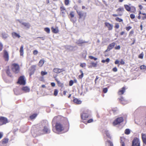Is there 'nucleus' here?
Instances as JSON below:
<instances>
[{
    "label": "nucleus",
    "mask_w": 146,
    "mask_h": 146,
    "mask_svg": "<svg viewBox=\"0 0 146 146\" xmlns=\"http://www.w3.org/2000/svg\"><path fill=\"white\" fill-rule=\"evenodd\" d=\"M64 128L62 124L59 123H56L55 126V129H53V131L58 134H60Z\"/></svg>",
    "instance_id": "1"
},
{
    "label": "nucleus",
    "mask_w": 146,
    "mask_h": 146,
    "mask_svg": "<svg viewBox=\"0 0 146 146\" xmlns=\"http://www.w3.org/2000/svg\"><path fill=\"white\" fill-rule=\"evenodd\" d=\"M11 68L12 71L15 74L18 73L20 71L19 66L17 64H12L11 66Z\"/></svg>",
    "instance_id": "2"
},
{
    "label": "nucleus",
    "mask_w": 146,
    "mask_h": 146,
    "mask_svg": "<svg viewBox=\"0 0 146 146\" xmlns=\"http://www.w3.org/2000/svg\"><path fill=\"white\" fill-rule=\"evenodd\" d=\"M17 83L21 85H25L26 84V80L24 76H21L19 78Z\"/></svg>",
    "instance_id": "3"
},
{
    "label": "nucleus",
    "mask_w": 146,
    "mask_h": 146,
    "mask_svg": "<svg viewBox=\"0 0 146 146\" xmlns=\"http://www.w3.org/2000/svg\"><path fill=\"white\" fill-rule=\"evenodd\" d=\"M140 142L139 139L135 138L132 141V146H140Z\"/></svg>",
    "instance_id": "4"
},
{
    "label": "nucleus",
    "mask_w": 146,
    "mask_h": 146,
    "mask_svg": "<svg viewBox=\"0 0 146 146\" xmlns=\"http://www.w3.org/2000/svg\"><path fill=\"white\" fill-rule=\"evenodd\" d=\"M123 117H120L117 118L113 122V124L114 125H117L121 122H123Z\"/></svg>",
    "instance_id": "5"
},
{
    "label": "nucleus",
    "mask_w": 146,
    "mask_h": 146,
    "mask_svg": "<svg viewBox=\"0 0 146 146\" xmlns=\"http://www.w3.org/2000/svg\"><path fill=\"white\" fill-rule=\"evenodd\" d=\"M8 122V121L7 118L3 117L0 118V125L5 124Z\"/></svg>",
    "instance_id": "6"
},
{
    "label": "nucleus",
    "mask_w": 146,
    "mask_h": 146,
    "mask_svg": "<svg viewBox=\"0 0 146 146\" xmlns=\"http://www.w3.org/2000/svg\"><path fill=\"white\" fill-rule=\"evenodd\" d=\"M104 25L105 26L108 28V30L111 31L113 29V25L112 24L108 22H106L104 23Z\"/></svg>",
    "instance_id": "7"
},
{
    "label": "nucleus",
    "mask_w": 146,
    "mask_h": 146,
    "mask_svg": "<svg viewBox=\"0 0 146 146\" xmlns=\"http://www.w3.org/2000/svg\"><path fill=\"white\" fill-rule=\"evenodd\" d=\"M18 21L20 23L23 25L26 29H29L30 28L31 25L29 23L23 22L22 21L19 20Z\"/></svg>",
    "instance_id": "8"
},
{
    "label": "nucleus",
    "mask_w": 146,
    "mask_h": 146,
    "mask_svg": "<svg viewBox=\"0 0 146 146\" xmlns=\"http://www.w3.org/2000/svg\"><path fill=\"white\" fill-rule=\"evenodd\" d=\"M3 57L6 61H8L9 60V54L6 50H4V51Z\"/></svg>",
    "instance_id": "9"
},
{
    "label": "nucleus",
    "mask_w": 146,
    "mask_h": 146,
    "mask_svg": "<svg viewBox=\"0 0 146 146\" xmlns=\"http://www.w3.org/2000/svg\"><path fill=\"white\" fill-rule=\"evenodd\" d=\"M64 71V70L63 68L60 69L57 68H54L53 70V71L54 72L57 74L60 73Z\"/></svg>",
    "instance_id": "10"
},
{
    "label": "nucleus",
    "mask_w": 146,
    "mask_h": 146,
    "mask_svg": "<svg viewBox=\"0 0 146 146\" xmlns=\"http://www.w3.org/2000/svg\"><path fill=\"white\" fill-rule=\"evenodd\" d=\"M42 131L44 133H48L50 132V129L46 126H44L42 129Z\"/></svg>",
    "instance_id": "11"
},
{
    "label": "nucleus",
    "mask_w": 146,
    "mask_h": 146,
    "mask_svg": "<svg viewBox=\"0 0 146 146\" xmlns=\"http://www.w3.org/2000/svg\"><path fill=\"white\" fill-rule=\"evenodd\" d=\"M61 14L63 16H64L65 15L66 10L64 7L63 6H61Z\"/></svg>",
    "instance_id": "12"
},
{
    "label": "nucleus",
    "mask_w": 146,
    "mask_h": 146,
    "mask_svg": "<svg viewBox=\"0 0 146 146\" xmlns=\"http://www.w3.org/2000/svg\"><path fill=\"white\" fill-rule=\"evenodd\" d=\"M115 43L113 42L110 44L108 47L107 49L106 50V51H109L111 49L115 46Z\"/></svg>",
    "instance_id": "13"
},
{
    "label": "nucleus",
    "mask_w": 146,
    "mask_h": 146,
    "mask_svg": "<svg viewBox=\"0 0 146 146\" xmlns=\"http://www.w3.org/2000/svg\"><path fill=\"white\" fill-rule=\"evenodd\" d=\"M21 90L25 93L28 92L30 91V88L27 86L23 87L22 88Z\"/></svg>",
    "instance_id": "14"
},
{
    "label": "nucleus",
    "mask_w": 146,
    "mask_h": 146,
    "mask_svg": "<svg viewBox=\"0 0 146 146\" xmlns=\"http://www.w3.org/2000/svg\"><path fill=\"white\" fill-rule=\"evenodd\" d=\"M88 117V115L87 113H84L81 114V117L83 119H86Z\"/></svg>",
    "instance_id": "15"
},
{
    "label": "nucleus",
    "mask_w": 146,
    "mask_h": 146,
    "mask_svg": "<svg viewBox=\"0 0 146 146\" xmlns=\"http://www.w3.org/2000/svg\"><path fill=\"white\" fill-rule=\"evenodd\" d=\"M55 80L57 82L58 85L60 87L62 88L64 87V85L63 83L59 81L58 80L57 78H55Z\"/></svg>",
    "instance_id": "16"
},
{
    "label": "nucleus",
    "mask_w": 146,
    "mask_h": 146,
    "mask_svg": "<svg viewBox=\"0 0 146 146\" xmlns=\"http://www.w3.org/2000/svg\"><path fill=\"white\" fill-rule=\"evenodd\" d=\"M125 91V89L124 87H123L121 90H120L118 92V94L119 95H121L123 94Z\"/></svg>",
    "instance_id": "17"
},
{
    "label": "nucleus",
    "mask_w": 146,
    "mask_h": 146,
    "mask_svg": "<svg viewBox=\"0 0 146 146\" xmlns=\"http://www.w3.org/2000/svg\"><path fill=\"white\" fill-rule=\"evenodd\" d=\"M85 42L81 39H79L76 42V43L79 46H81L82 44Z\"/></svg>",
    "instance_id": "18"
},
{
    "label": "nucleus",
    "mask_w": 146,
    "mask_h": 146,
    "mask_svg": "<svg viewBox=\"0 0 146 146\" xmlns=\"http://www.w3.org/2000/svg\"><path fill=\"white\" fill-rule=\"evenodd\" d=\"M142 138L143 143L146 144V134L142 133Z\"/></svg>",
    "instance_id": "19"
},
{
    "label": "nucleus",
    "mask_w": 146,
    "mask_h": 146,
    "mask_svg": "<svg viewBox=\"0 0 146 146\" xmlns=\"http://www.w3.org/2000/svg\"><path fill=\"white\" fill-rule=\"evenodd\" d=\"M106 146H113L112 142L110 140H107L106 143Z\"/></svg>",
    "instance_id": "20"
},
{
    "label": "nucleus",
    "mask_w": 146,
    "mask_h": 146,
    "mask_svg": "<svg viewBox=\"0 0 146 146\" xmlns=\"http://www.w3.org/2000/svg\"><path fill=\"white\" fill-rule=\"evenodd\" d=\"M12 35L13 37L14 38H15L16 37L19 38L21 37L20 36L19 34L15 32L13 33H12Z\"/></svg>",
    "instance_id": "21"
},
{
    "label": "nucleus",
    "mask_w": 146,
    "mask_h": 146,
    "mask_svg": "<svg viewBox=\"0 0 146 146\" xmlns=\"http://www.w3.org/2000/svg\"><path fill=\"white\" fill-rule=\"evenodd\" d=\"M73 101L75 103L77 104H80L82 103V101L80 100L77 98L74 99Z\"/></svg>",
    "instance_id": "22"
},
{
    "label": "nucleus",
    "mask_w": 146,
    "mask_h": 146,
    "mask_svg": "<svg viewBox=\"0 0 146 146\" xmlns=\"http://www.w3.org/2000/svg\"><path fill=\"white\" fill-rule=\"evenodd\" d=\"M23 48V46L22 45L21 46L20 49V52L21 56H23V55L24 52Z\"/></svg>",
    "instance_id": "23"
},
{
    "label": "nucleus",
    "mask_w": 146,
    "mask_h": 146,
    "mask_svg": "<svg viewBox=\"0 0 146 146\" xmlns=\"http://www.w3.org/2000/svg\"><path fill=\"white\" fill-rule=\"evenodd\" d=\"M51 30L52 32L54 33H56L58 32V28H54L53 27H52Z\"/></svg>",
    "instance_id": "24"
},
{
    "label": "nucleus",
    "mask_w": 146,
    "mask_h": 146,
    "mask_svg": "<svg viewBox=\"0 0 146 146\" xmlns=\"http://www.w3.org/2000/svg\"><path fill=\"white\" fill-rule=\"evenodd\" d=\"M44 60L43 59L41 60L40 61L38 64V66H39L40 67L42 66L44 64Z\"/></svg>",
    "instance_id": "25"
},
{
    "label": "nucleus",
    "mask_w": 146,
    "mask_h": 146,
    "mask_svg": "<svg viewBox=\"0 0 146 146\" xmlns=\"http://www.w3.org/2000/svg\"><path fill=\"white\" fill-rule=\"evenodd\" d=\"M77 12L78 15L80 16V18L83 16L84 13L82 11H77Z\"/></svg>",
    "instance_id": "26"
},
{
    "label": "nucleus",
    "mask_w": 146,
    "mask_h": 146,
    "mask_svg": "<svg viewBox=\"0 0 146 146\" xmlns=\"http://www.w3.org/2000/svg\"><path fill=\"white\" fill-rule=\"evenodd\" d=\"M97 62L94 63V62H91L90 63L91 66H89V67L92 68V67H96L97 66Z\"/></svg>",
    "instance_id": "27"
},
{
    "label": "nucleus",
    "mask_w": 146,
    "mask_h": 146,
    "mask_svg": "<svg viewBox=\"0 0 146 146\" xmlns=\"http://www.w3.org/2000/svg\"><path fill=\"white\" fill-rule=\"evenodd\" d=\"M2 37L4 39H6L9 36L8 35L5 33H2Z\"/></svg>",
    "instance_id": "28"
},
{
    "label": "nucleus",
    "mask_w": 146,
    "mask_h": 146,
    "mask_svg": "<svg viewBox=\"0 0 146 146\" xmlns=\"http://www.w3.org/2000/svg\"><path fill=\"white\" fill-rule=\"evenodd\" d=\"M124 7L127 11H130L131 8L129 6L127 5H124Z\"/></svg>",
    "instance_id": "29"
},
{
    "label": "nucleus",
    "mask_w": 146,
    "mask_h": 146,
    "mask_svg": "<svg viewBox=\"0 0 146 146\" xmlns=\"http://www.w3.org/2000/svg\"><path fill=\"white\" fill-rule=\"evenodd\" d=\"M105 133L106 136L109 138H111V136H110V135L109 133V132L108 131H105Z\"/></svg>",
    "instance_id": "30"
},
{
    "label": "nucleus",
    "mask_w": 146,
    "mask_h": 146,
    "mask_svg": "<svg viewBox=\"0 0 146 146\" xmlns=\"http://www.w3.org/2000/svg\"><path fill=\"white\" fill-rule=\"evenodd\" d=\"M69 18H73L74 16V13L73 11H71L70 14Z\"/></svg>",
    "instance_id": "31"
},
{
    "label": "nucleus",
    "mask_w": 146,
    "mask_h": 146,
    "mask_svg": "<svg viewBox=\"0 0 146 146\" xmlns=\"http://www.w3.org/2000/svg\"><path fill=\"white\" fill-rule=\"evenodd\" d=\"M6 73H7V75L8 76H10V77L12 76V74H11V73L10 72L9 68L6 71Z\"/></svg>",
    "instance_id": "32"
},
{
    "label": "nucleus",
    "mask_w": 146,
    "mask_h": 146,
    "mask_svg": "<svg viewBox=\"0 0 146 146\" xmlns=\"http://www.w3.org/2000/svg\"><path fill=\"white\" fill-rule=\"evenodd\" d=\"M14 91L15 94L16 95H19L20 94V93L19 92V90L17 88L15 89L14 90Z\"/></svg>",
    "instance_id": "33"
},
{
    "label": "nucleus",
    "mask_w": 146,
    "mask_h": 146,
    "mask_svg": "<svg viewBox=\"0 0 146 146\" xmlns=\"http://www.w3.org/2000/svg\"><path fill=\"white\" fill-rule=\"evenodd\" d=\"M121 101H122L121 102V103L122 104L124 105V104H126L127 103V102L126 101H124V99H123V98H121Z\"/></svg>",
    "instance_id": "34"
},
{
    "label": "nucleus",
    "mask_w": 146,
    "mask_h": 146,
    "mask_svg": "<svg viewBox=\"0 0 146 146\" xmlns=\"http://www.w3.org/2000/svg\"><path fill=\"white\" fill-rule=\"evenodd\" d=\"M124 10V8L123 7L119 8L116 11L118 12L119 11H120L121 12H123Z\"/></svg>",
    "instance_id": "35"
},
{
    "label": "nucleus",
    "mask_w": 146,
    "mask_h": 146,
    "mask_svg": "<svg viewBox=\"0 0 146 146\" xmlns=\"http://www.w3.org/2000/svg\"><path fill=\"white\" fill-rule=\"evenodd\" d=\"M125 133L126 134L128 135L130 133V131L129 129H126L125 130Z\"/></svg>",
    "instance_id": "36"
},
{
    "label": "nucleus",
    "mask_w": 146,
    "mask_h": 146,
    "mask_svg": "<svg viewBox=\"0 0 146 146\" xmlns=\"http://www.w3.org/2000/svg\"><path fill=\"white\" fill-rule=\"evenodd\" d=\"M36 116H37V114H33V115H32L30 116V119H34L36 117Z\"/></svg>",
    "instance_id": "37"
},
{
    "label": "nucleus",
    "mask_w": 146,
    "mask_h": 146,
    "mask_svg": "<svg viewBox=\"0 0 146 146\" xmlns=\"http://www.w3.org/2000/svg\"><path fill=\"white\" fill-rule=\"evenodd\" d=\"M44 31L47 33H49L50 32V29L48 27L45 28H44Z\"/></svg>",
    "instance_id": "38"
},
{
    "label": "nucleus",
    "mask_w": 146,
    "mask_h": 146,
    "mask_svg": "<svg viewBox=\"0 0 146 146\" xmlns=\"http://www.w3.org/2000/svg\"><path fill=\"white\" fill-rule=\"evenodd\" d=\"M115 20L118 22H122L123 20L122 19H120L119 17H116L115 19Z\"/></svg>",
    "instance_id": "39"
},
{
    "label": "nucleus",
    "mask_w": 146,
    "mask_h": 146,
    "mask_svg": "<svg viewBox=\"0 0 146 146\" xmlns=\"http://www.w3.org/2000/svg\"><path fill=\"white\" fill-rule=\"evenodd\" d=\"M80 72L81 73V74L79 76V78L81 79L83 78V75H84V74H83V73L82 70H80Z\"/></svg>",
    "instance_id": "40"
},
{
    "label": "nucleus",
    "mask_w": 146,
    "mask_h": 146,
    "mask_svg": "<svg viewBox=\"0 0 146 146\" xmlns=\"http://www.w3.org/2000/svg\"><path fill=\"white\" fill-rule=\"evenodd\" d=\"M140 68L141 70H146V66L145 65H142L140 66Z\"/></svg>",
    "instance_id": "41"
},
{
    "label": "nucleus",
    "mask_w": 146,
    "mask_h": 146,
    "mask_svg": "<svg viewBox=\"0 0 146 146\" xmlns=\"http://www.w3.org/2000/svg\"><path fill=\"white\" fill-rule=\"evenodd\" d=\"M8 141V139H4L3 141V144H5L7 143Z\"/></svg>",
    "instance_id": "42"
},
{
    "label": "nucleus",
    "mask_w": 146,
    "mask_h": 146,
    "mask_svg": "<svg viewBox=\"0 0 146 146\" xmlns=\"http://www.w3.org/2000/svg\"><path fill=\"white\" fill-rule=\"evenodd\" d=\"M89 58L91 59H94L95 60H96L97 59V58L94 57L92 56H89Z\"/></svg>",
    "instance_id": "43"
},
{
    "label": "nucleus",
    "mask_w": 146,
    "mask_h": 146,
    "mask_svg": "<svg viewBox=\"0 0 146 146\" xmlns=\"http://www.w3.org/2000/svg\"><path fill=\"white\" fill-rule=\"evenodd\" d=\"M58 92V90L57 89H56L54 90V94L55 96H56L57 95Z\"/></svg>",
    "instance_id": "44"
},
{
    "label": "nucleus",
    "mask_w": 146,
    "mask_h": 146,
    "mask_svg": "<svg viewBox=\"0 0 146 146\" xmlns=\"http://www.w3.org/2000/svg\"><path fill=\"white\" fill-rule=\"evenodd\" d=\"M47 74V72L45 71H42L41 72V74L42 76H44Z\"/></svg>",
    "instance_id": "45"
},
{
    "label": "nucleus",
    "mask_w": 146,
    "mask_h": 146,
    "mask_svg": "<svg viewBox=\"0 0 146 146\" xmlns=\"http://www.w3.org/2000/svg\"><path fill=\"white\" fill-rule=\"evenodd\" d=\"M67 48L70 50H73V47L70 46H68L67 47Z\"/></svg>",
    "instance_id": "46"
},
{
    "label": "nucleus",
    "mask_w": 146,
    "mask_h": 146,
    "mask_svg": "<svg viewBox=\"0 0 146 146\" xmlns=\"http://www.w3.org/2000/svg\"><path fill=\"white\" fill-rule=\"evenodd\" d=\"M142 14L143 15H145V16L142 17V19L143 20H145L146 19V13H142Z\"/></svg>",
    "instance_id": "47"
},
{
    "label": "nucleus",
    "mask_w": 146,
    "mask_h": 146,
    "mask_svg": "<svg viewBox=\"0 0 146 146\" xmlns=\"http://www.w3.org/2000/svg\"><path fill=\"white\" fill-rule=\"evenodd\" d=\"M143 53H142L139 55L138 57L139 58L142 59L143 58Z\"/></svg>",
    "instance_id": "48"
},
{
    "label": "nucleus",
    "mask_w": 146,
    "mask_h": 146,
    "mask_svg": "<svg viewBox=\"0 0 146 146\" xmlns=\"http://www.w3.org/2000/svg\"><path fill=\"white\" fill-rule=\"evenodd\" d=\"M59 117V116H58L55 117L53 119L52 122H55V121H56V119L58 118V117Z\"/></svg>",
    "instance_id": "49"
},
{
    "label": "nucleus",
    "mask_w": 146,
    "mask_h": 146,
    "mask_svg": "<svg viewBox=\"0 0 146 146\" xmlns=\"http://www.w3.org/2000/svg\"><path fill=\"white\" fill-rule=\"evenodd\" d=\"M74 83V81L72 80H71L69 82V85L70 86H72Z\"/></svg>",
    "instance_id": "50"
},
{
    "label": "nucleus",
    "mask_w": 146,
    "mask_h": 146,
    "mask_svg": "<svg viewBox=\"0 0 146 146\" xmlns=\"http://www.w3.org/2000/svg\"><path fill=\"white\" fill-rule=\"evenodd\" d=\"M122 14L121 13H119L118 14H113L112 15L114 17H117L119 15L121 16Z\"/></svg>",
    "instance_id": "51"
},
{
    "label": "nucleus",
    "mask_w": 146,
    "mask_h": 146,
    "mask_svg": "<svg viewBox=\"0 0 146 146\" xmlns=\"http://www.w3.org/2000/svg\"><path fill=\"white\" fill-rule=\"evenodd\" d=\"M69 2V0H65V4L66 5H68Z\"/></svg>",
    "instance_id": "52"
},
{
    "label": "nucleus",
    "mask_w": 146,
    "mask_h": 146,
    "mask_svg": "<svg viewBox=\"0 0 146 146\" xmlns=\"http://www.w3.org/2000/svg\"><path fill=\"white\" fill-rule=\"evenodd\" d=\"M86 64L85 63H81L80 64V66L82 67H85L86 66Z\"/></svg>",
    "instance_id": "53"
},
{
    "label": "nucleus",
    "mask_w": 146,
    "mask_h": 146,
    "mask_svg": "<svg viewBox=\"0 0 146 146\" xmlns=\"http://www.w3.org/2000/svg\"><path fill=\"white\" fill-rule=\"evenodd\" d=\"M135 15L133 14H131L130 15V17L132 19H133L135 18Z\"/></svg>",
    "instance_id": "54"
},
{
    "label": "nucleus",
    "mask_w": 146,
    "mask_h": 146,
    "mask_svg": "<svg viewBox=\"0 0 146 146\" xmlns=\"http://www.w3.org/2000/svg\"><path fill=\"white\" fill-rule=\"evenodd\" d=\"M131 28H132V27L131 26L127 27H126V29L127 31H129L130 29H131Z\"/></svg>",
    "instance_id": "55"
},
{
    "label": "nucleus",
    "mask_w": 146,
    "mask_h": 146,
    "mask_svg": "<svg viewBox=\"0 0 146 146\" xmlns=\"http://www.w3.org/2000/svg\"><path fill=\"white\" fill-rule=\"evenodd\" d=\"M103 91L105 93H106L108 91V89L107 88H104Z\"/></svg>",
    "instance_id": "56"
},
{
    "label": "nucleus",
    "mask_w": 146,
    "mask_h": 146,
    "mask_svg": "<svg viewBox=\"0 0 146 146\" xmlns=\"http://www.w3.org/2000/svg\"><path fill=\"white\" fill-rule=\"evenodd\" d=\"M120 63L121 64H125V62L123 60L121 59L120 61Z\"/></svg>",
    "instance_id": "57"
},
{
    "label": "nucleus",
    "mask_w": 146,
    "mask_h": 146,
    "mask_svg": "<svg viewBox=\"0 0 146 146\" xmlns=\"http://www.w3.org/2000/svg\"><path fill=\"white\" fill-rule=\"evenodd\" d=\"M120 48V46L119 45H118L115 47V49L116 50H119Z\"/></svg>",
    "instance_id": "58"
},
{
    "label": "nucleus",
    "mask_w": 146,
    "mask_h": 146,
    "mask_svg": "<svg viewBox=\"0 0 146 146\" xmlns=\"http://www.w3.org/2000/svg\"><path fill=\"white\" fill-rule=\"evenodd\" d=\"M134 33V31H131L129 32V36H131Z\"/></svg>",
    "instance_id": "59"
},
{
    "label": "nucleus",
    "mask_w": 146,
    "mask_h": 146,
    "mask_svg": "<svg viewBox=\"0 0 146 146\" xmlns=\"http://www.w3.org/2000/svg\"><path fill=\"white\" fill-rule=\"evenodd\" d=\"M113 71L114 72H116L117 71V69L116 67H114L112 69Z\"/></svg>",
    "instance_id": "60"
},
{
    "label": "nucleus",
    "mask_w": 146,
    "mask_h": 146,
    "mask_svg": "<svg viewBox=\"0 0 146 146\" xmlns=\"http://www.w3.org/2000/svg\"><path fill=\"white\" fill-rule=\"evenodd\" d=\"M38 51L37 50H34L33 51V53L34 55H36L38 53Z\"/></svg>",
    "instance_id": "61"
},
{
    "label": "nucleus",
    "mask_w": 146,
    "mask_h": 146,
    "mask_svg": "<svg viewBox=\"0 0 146 146\" xmlns=\"http://www.w3.org/2000/svg\"><path fill=\"white\" fill-rule=\"evenodd\" d=\"M51 85L52 87H54L56 85L55 83L54 82L51 83Z\"/></svg>",
    "instance_id": "62"
},
{
    "label": "nucleus",
    "mask_w": 146,
    "mask_h": 146,
    "mask_svg": "<svg viewBox=\"0 0 146 146\" xmlns=\"http://www.w3.org/2000/svg\"><path fill=\"white\" fill-rule=\"evenodd\" d=\"M121 144L122 146H125L124 143L123 142V141H122V139L121 140Z\"/></svg>",
    "instance_id": "63"
},
{
    "label": "nucleus",
    "mask_w": 146,
    "mask_h": 146,
    "mask_svg": "<svg viewBox=\"0 0 146 146\" xmlns=\"http://www.w3.org/2000/svg\"><path fill=\"white\" fill-rule=\"evenodd\" d=\"M93 121V119H90L88 121V123H90Z\"/></svg>",
    "instance_id": "64"
}]
</instances>
